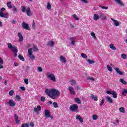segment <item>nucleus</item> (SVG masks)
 Wrapping results in <instances>:
<instances>
[{
  "label": "nucleus",
  "instance_id": "nucleus-59",
  "mask_svg": "<svg viewBox=\"0 0 127 127\" xmlns=\"http://www.w3.org/2000/svg\"><path fill=\"white\" fill-rule=\"evenodd\" d=\"M20 89H21V90H22V91H25V90H26L25 87L24 86H21L20 87Z\"/></svg>",
  "mask_w": 127,
  "mask_h": 127
},
{
  "label": "nucleus",
  "instance_id": "nucleus-44",
  "mask_svg": "<svg viewBox=\"0 0 127 127\" xmlns=\"http://www.w3.org/2000/svg\"><path fill=\"white\" fill-rule=\"evenodd\" d=\"M26 10V8L25 7V6H22V12H25Z\"/></svg>",
  "mask_w": 127,
  "mask_h": 127
},
{
  "label": "nucleus",
  "instance_id": "nucleus-34",
  "mask_svg": "<svg viewBox=\"0 0 127 127\" xmlns=\"http://www.w3.org/2000/svg\"><path fill=\"white\" fill-rule=\"evenodd\" d=\"M92 119L94 121H97V120H98V115H93Z\"/></svg>",
  "mask_w": 127,
  "mask_h": 127
},
{
  "label": "nucleus",
  "instance_id": "nucleus-9",
  "mask_svg": "<svg viewBox=\"0 0 127 127\" xmlns=\"http://www.w3.org/2000/svg\"><path fill=\"white\" fill-rule=\"evenodd\" d=\"M8 104L10 107H15V105H16L15 102H14L12 99H10L9 100Z\"/></svg>",
  "mask_w": 127,
  "mask_h": 127
},
{
  "label": "nucleus",
  "instance_id": "nucleus-28",
  "mask_svg": "<svg viewBox=\"0 0 127 127\" xmlns=\"http://www.w3.org/2000/svg\"><path fill=\"white\" fill-rule=\"evenodd\" d=\"M12 7V10L14 13H16L17 12V8L15 7V6H13Z\"/></svg>",
  "mask_w": 127,
  "mask_h": 127
},
{
  "label": "nucleus",
  "instance_id": "nucleus-2",
  "mask_svg": "<svg viewBox=\"0 0 127 127\" xmlns=\"http://www.w3.org/2000/svg\"><path fill=\"white\" fill-rule=\"evenodd\" d=\"M7 47L9 49L11 50V51L14 53V57H17V52H18V50L17 47L15 46H13L10 43L7 44Z\"/></svg>",
  "mask_w": 127,
  "mask_h": 127
},
{
  "label": "nucleus",
  "instance_id": "nucleus-16",
  "mask_svg": "<svg viewBox=\"0 0 127 127\" xmlns=\"http://www.w3.org/2000/svg\"><path fill=\"white\" fill-rule=\"evenodd\" d=\"M14 118L15 119L16 124H19L20 121L18 120V115L17 114L14 115Z\"/></svg>",
  "mask_w": 127,
  "mask_h": 127
},
{
  "label": "nucleus",
  "instance_id": "nucleus-11",
  "mask_svg": "<svg viewBox=\"0 0 127 127\" xmlns=\"http://www.w3.org/2000/svg\"><path fill=\"white\" fill-rule=\"evenodd\" d=\"M0 17H4V18H8L7 17V13L0 12Z\"/></svg>",
  "mask_w": 127,
  "mask_h": 127
},
{
  "label": "nucleus",
  "instance_id": "nucleus-32",
  "mask_svg": "<svg viewBox=\"0 0 127 127\" xmlns=\"http://www.w3.org/2000/svg\"><path fill=\"white\" fill-rule=\"evenodd\" d=\"M70 82L71 83V85H76L77 81L76 80H74L73 79H71L70 80Z\"/></svg>",
  "mask_w": 127,
  "mask_h": 127
},
{
  "label": "nucleus",
  "instance_id": "nucleus-17",
  "mask_svg": "<svg viewBox=\"0 0 127 127\" xmlns=\"http://www.w3.org/2000/svg\"><path fill=\"white\" fill-rule=\"evenodd\" d=\"M99 18H101L102 20H106L107 19V16H104L103 13L99 14Z\"/></svg>",
  "mask_w": 127,
  "mask_h": 127
},
{
  "label": "nucleus",
  "instance_id": "nucleus-55",
  "mask_svg": "<svg viewBox=\"0 0 127 127\" xmlns=\"http://www.w3.org/2000/svg\"><path fill=\"white\" fill-rule=\"evenodd\" d=\"M11 23H12L13 24H15V23H17V22L16 20H11Z\"/></svg>",
  "mask_w": 127,
  "mask_h": 127
},
{
  "label": "nucleus",
  "instance_id": "nucleus-23",
  "mask_svg": "<svg viewBox=\"0 0 127 127\" xmlns=\"http://www.w3.org/2000/svg\"><path fill=\"white\" fill-rule=\"evenodd\" d=\"M94 20H98V19L100 18V16L99 15L95 14L94 15Z\"/></svg>",
  "mask_w": 127,
  "mask_h": 127
},
{
  "label": "nucleus",
  "instance_id": "nucleus-21",
  "mask_svg": "<svg viewBox=\"0 0 127 127\" xmlns=\"http://www.w3.org/2000/svg\"><path fill=\"white\" fill-rule=\"evenodd\" d=\"M69 40L71 41V45H75V38L74 37H69Z\"/></svg>",
  "mask_w": 127,
  "mask_h": 127
},
{
  "label": "nucleus",
  "instance_id": "nucleus-25",
  "mask_svg": "<svg viewBox=\"0 0 127 127\" xmlns=\"http://www.w3.org/2000/svg\"><path fill=\"white\" fill-rule=\"evenodd\" d=\"M120 82H121L122 84H124V85H127V82L125 81V79L123 78H121L120 79Z\"/></svg>",
  "mask_w": 127,
  "mask_h": 127
},
{
  "label": "nucleus",
  "instance_id": "nucleus-49",
  "mask_svg": "<svg viewBox=\"0 0 127 127\" xmlns=\"http://www.w3.org/2000/svg\"><path fill=\"white\" fill-rule=\"evenodd\" d=\"M87 80H89L90 81H95V78H93V77H89L87 78Z\"/></svg>",
  "mask_w": 127,
  "mask_h": 127
},
{
  "label": "nucleus",
  "instance_id": "nucleus-35",
  "mask_svg": "<svg viewBox=\"0 0 127 127\" xmlns=\"http://www.w3.org/2000/svg\"><path fill=\"white\" fill-rule=\"evenodd\" d=\"M33 50L35 52H38V48H37V47L35 45H33Z\"/></svg>",
  "mask_w": 127,
  "mask_h": 127
},
{
  "label": "nucleus",
  "instance_id": "nucleus-53",
  "mask_svg": "<svg viewBox=\"0 0 127 127\" xmlns=\"http://www.w3.org/2000/svg\"><path fill=\"white\" fill-rule=\"evenodd\" d=\"M24 83L26 84V85H28V79L25 78L24 79Z\"/></svg>",
  "mask_w": 127,
  "mask_h": 127
},
{
  "label": "nucleus",
  "instance_id": "nucleus-29",
  "mask_svg": "<svg viewBox=\"0 0 127 127\" xmlns=\"http://www.w3.org/2000/svg\"><path fill=\"white\" fill-rule=\"evenodd\" d=\"M119 111L121 113H126V111L125 110V108L124 107H121L119 108Z\"/></svg>",
  "mask_w": 127,
  "mask_h": 127
},
{
  "label": "nucleus",
  "instance_id": "nucleus-48",
  "mask_svg": "<svg viewBox=\"0 0 127 127\" xmlns=\"http://www.w3.org/2000/svg\"><path fill=\"white\" fill-rule=\"evenodd\" d=\"M99 6L100 7H101V8H103V9H108V8H109V7L108 6L106 7L102 5H100Z\"/></svg>",
  "mask_w": 127,
  "mask_h": 127
},
{
  "label": "nucleus",
  "instance_id": "nucleus-54",
  "mask_svg": "<svg viewBox=\"0 0 127 127\" xmlns=\"http://www.w3.org/2000/svg\"><path fill=\"white\" fill-rule=\"evenodd\" d=\"M125 93L127 94V90L126 89H124L123 90V92H122V95H125Z\"/></svg>",
  "mask_w": 127,
  "mask_h": 127
},
{
  "label": "nucleus",
  "instance_id": "nucleus-62",
  "mask_svg": "<svg viewBox=\"0 0 127 127\" xmlns=\"http://www.w3.org/2000/svg\"><path fill=\"white\" fill-rule=\"evenodd\" d=\"M81 1L84 2V3H88V1L87 0H80Z\"/></svg>",
  "mask_w": 127,
  "mask_h": 127
},
{
  "label": "nucleus",
  "instance_id": "nucleus-40",
  "mask_svg": "<svg viewBox=\"0 0 127 127\" xmlns=\"http://www.w3.org/2000/svg\"><path fill=\"white\" fill-rule=\"evenodd\" d=\"M21 127H29V124H22Z\"/></svg>",
  "mask_w": 127,
  "mask_h": 127
},
{
  "label": "nucleus",
  "instance_id": "nucleus-31",
  "mask_svg": "<svg viewBox=\"0 0 127 127\" xmlns=\"http://www.w3.org/2000/svg\"><path fill=\"white\" fill-rule=\"evenodd\" d=\"M107 69L108 71L110 72H113V68L111 67V66H110V65H107Z\"/></svg>",
  "mask_w": 127,
  "mask_h": 127
},
{
  "label": "nucleus",
  "instance_id": "nucleus-60",
  "mask_svg": "<svg viewBox=\"0 0 127 127\" xmlns=\"http://www.w3.org/2000/svg\"><path fill=\"white\" fill-rule=\"evenodd\" d=\"M5 10V8L4 7H2L0 10V12H2V11H4Z\"/></svg>",
  "mask_w": 127,
  "mask_h": 127
},
{
  "label": "nucleus",
  "instance_id": "nucleus-61",
  "mask_svg": "<svg viewBox=\"0 0 127 127\" xmlns=\"http://www.w3.org/2000/svg\"><path fill=\"white\" fill-rule=\"evenodd\" d=\"M91 36H93V37H96V34L94 32L91 33Z\"/></svg>",
  "mask_w": 127,
  "mask_h": 127
},
{
  "label": "nucleus",
  "instance_id": "nucleus-22",
  "mask_svg": "<svg viewBox=\"0 0 127 127\" xmlns=\"http://www.w3.org/2000/svg\"><path fill=\"white\" fill-rule=\"evenodd\" d=\"M115 0V1H116V2H117L118 3L120 4V5H121V6H124V3L122 2V1L121 0Z\"/></svg>",
  "mask_w": 127,
  "mask_h": 127
},
{
  "label": "nucleus",
  "instance_id": "nucleus-24",
  "mask_svg": "<svg viewBox=\"0 0 127 127\" xmlns=\"http://www.w3.org/2000/svg\"><path fill=\"white\" fill-rule=\"evenodd\" d=\"M112 95L113 96V98H114V99H117V98H118V94L116 91H113L112 92Z\"/></svg>",
  "mask_w": 127,
  "mask_h": 127
},
{
  "label": "nucleus",
  "instance_id": "nucleus-50",
  "mask_svg": "<svg viewBox=\"0 0 127 127\" xmlns=\"http://www.w3.org/2000/svg\"><path fill=\"white\" fill-rule=\"evenodd\" d=\"M13 93H14V91L13 90H10L9 92V95H10V96H13Z\"/></svg>",
  "mask_w": 127,
  "mask_h": 127
},
{
  "label": "nucleus",
  "instance_id": "nucleus-5",
  "mask_svg": "<svg viewBox=\"0 0 127 127\" xmlns=\"http://www.w3.org/2000/svg\"><path fill=\"white\" fill-rule=\"evenodd\" d=\"M22 27L23 28H24V29H26V30H30V28H29L28 24L25 23V22H23L22 23Z\"/></svg>",
  "mask_w": 127,
  "mask_h": 127
},
{
  "label": "nucleus",
  "instance_id": "nucleus-26",
  "mask_svg": "<svg viewBox=\"0 0 127 127\" xmlns=\"http://www.w3.org/2000/svg\"><path fill=\"white\" fill-rule=\"evenodd\" d=\"M110 47L111 49H112L113 50H117V48H116V47H115L114 44H110Z\"/></svg>",
  "mask_w": 127,
  "mask_h": 127
},
{
  "label": "nucleus",
  "instance_id": "nucleus-15",
  "mask_svg": "<svg viewBox=\"0 0 127 127\" xmlns=\"http://www.w3.org/2000/svg\"><path fill=\"white\" fill-rule=\"evenodd\" d=\"M76 120H79L80 123H83V118L79 115H77L75 117Z\"/></svg>",
  "mask_w": 127,
  "mask_h": 127
},
{
  "label": "nucleus",
  "instance_id": "nucleus-39",
  "mask_svg": "<svg viewBox=\"0 0 127 127\" xmlns=\"http://www.w3.org/2000/svg\"><path fill=\"white\" fill-rule=\"evenodd\" d=\"M18 58L20 59V60H21L22 61H24V58L21 55H18Z\"/></svg>",
  "mask_w": 127,
  "mask_h": 127
},
{
  "label": "nucleus",
  "instance_id": "nucleus-57",
  "mask_svg": "<svg viewBox=\"0 0 127 127\" xmlns=\"http://www.w3.org/2000/svg\"><path fill=\"white\" fill-rule=\"evenodd\" d=\"M41 101L42 102H44L45 101V97H44V96H42L41 97Z\"/></svg>",
  "mask_w": 127,
  "mask_h": 127
},
{
  "label": "nucleus",
  "instance_id": "nucleus-42",
  "mask_svg": "<svg viewBox=\"0 0 127 127\" xmlns=\"http://www.w3.org/2000/svg\"><path fill=\"white\" fill-rule=\"evenodd\" d=\"M121 57L122 58H123V59H127V55L125 54H122L121 55Z\"/></svg>",
  "mask_w": 127,
  "mask_h": 127
},
{
  "label": "nucleus",
  "instance_id": "nucleus-52",
  "mask_svg": "<svg viewBox=\"0 0 127 127\" xmlns=\"http://www.w3.org/2000/svg\"><path fill=\"white\" fill-rule=\"evenodd\" d=\"M37 109L38 111H39V112H40V111H41V106H40V105H38L37 107Z\"/></svg>",
  "mask_w": 127,
  "mask_h": 127
},
{
  "label": "nucleus",
  "instance_id": "nucleus-13",
  "mask_svg": "<svg viewBox=\"0 0 127 127\" xmlns=\"http://www.w3.org/2000/svg\"><path fill=\"white\" fill-rule=\"evenodd\" d=\"M106 99L107 102H108V103L109 104H113V99H112V98H111V97L106 96Z\"/></svg>",
  "mask_w": 127,
  "mask_h": 127
},
{
  "label": "nucleus",
  "instance_id": "nucleus-38",
  "mask_svg": "<svg viewBox=\"0 0 127 127\" xmlns=\"http://www.w3.org/2000/svg\"><path fill=\"white\" fill-rule=\"evenodd\" d=\"M47 8L48 9H51V4L50 2L47 3Z\"/></svg>",
  "mask_w": 127,
  "mask_h": 127
},
{
  "label": "nucleus",
  "instance_id": "nucleus-14",
  "mask_svg": "<svg viewBox=\"0 0 127 127\" xmlns=\"http://www.w3.org/2000/svg\"><path fill=\"white\" fill-rule=\"evenodd\" d=\"M111 20H112V21H113L114 25H115V26H120V23L119 22V21L115 20L114 18H111Z\"/></svg>",
  "mask_w": 127,
  "mask_h": 127
},
{
  "label": "nucleus",
  "instance_id": "nucleus-8",
  "mask_svg": "<svg viewBox=\"0 0 127 127\" xmlns=\"http://www.w3.org/2000/svg\"><path fill=\"white\" fill-rule=\"evenodd\" d=\"M113 68L118 74H119L121 76H123V75H124V72H123L121 70H120V68L119 67H113Z\"/></svg>",
  "mask_w": 127,
  "mask_h": 127
},
{
  "label": "nucleus",
  "instance_id": "nucleus-3",
  "mask_svg": "<svg viewBox=\"0 0 127 127\" xmlns=\"http://www.w3.org/2000/svg\"><path fill=\"white\" fill-rule=\"evenodd\" d=\"M46 77L48 79L51 80V81H52L53 82H56V77L53 73L47 72L46 73Z\"/></svg>",
  "mask_w": 127,
  "mask_h": 127
},
{
  "label": "nucleus",
  "instance_id": "nucleus-45",
  "mask_svg": "<svg viewBox=\"0 0 127 127\" xmlns=\"http://www.w3.org/2000/svg\"><path fill=\"white\" fill-rule=\"evenodd\" d=\"M119 123H120V120H119L118 119H116V122H114L113 124L114 125H116V126H117L118 125H117V124H119Z\"/></svg>",
  "mask_w": 127,
  "mask_h": 127
},
{
  "label": "nucleus",
  "instance_id": "nucleus-47",
  "mask_svg": "<svg viewBox=\"0 0 127 127\" xmlns=\"http://www.w3.org/2000/svg\"><path fill=\"white\" fill-rule=\"evenodd\" d=\"M15 98L17 100L18 102L20 101V96H19V95H16Z\"/></svg>",
  "mask_w": 127,
  "mask_h": 127
},
{
  "label": "nucleus",
  "instance_id": "nucleus-19",
  "mask_svg": "<svg viewBox=\"0 0 127 127\" xmlns=\"http://www.w3.org/2000/svg\"><path fill=\"white\" fill-rule=\"evenodd\" d=\"M60 61H61V62H62V63H65L66 62V59H65V57L61 56L60 59Z\"/></svg>",
  "mask_w": 127,
  "mask_h": 127
},
{
  "label": "nucleus",
  "instance_id": "nucleus-33",
  "mask_svg": "<svg viewBox=\"0 0 127 127\" xmlns=\"http://www.w3.org/2000/svg\"><path fill=\"white\" fill-rule=\"evenodd\" d=\"M28 55H32L33 52H32V48L29 49L28 50Z\"/></svg>",
  "mask_w": 127,
  "mask_h": 127
},
{
  "label": "nucleus",
  "instance_id": "nucleus-18",
  "mask_svg": "<svg viewBox=\"0 0 127 127\" xmlns=\"http://www.w3.org/2000/svg\"><path fill=\"white\" fill-rule=\"evenodd\" d=\"M27 15L28 16H30V15H32V13H31V11L30 10V8H28L26 10Z\"/></svg>",
  "mask_w": 127,
  "mask_h": 127
},
{
  "label": "nucleus",
  "instance_id": "nucleus-58",
  "mask_svg": "<svg viewBox=\"0 0 127 127\" xmlns=\"http://www.w3.org/2000/svg\"><path fill=\"white\" fill-rule=\"evenodd\" d=\"M0 64H3V60L0 57Z\"/></svg>",
  "mask_w": 127,
  "mask_h": 127
},
{
  "label": "nucleus",
  "instance_id": "nucleus-63",
  "mask_svg": "<svg viewBox=\"0 0 127 127\" xmlns=\"http://www.w3.org/2000/svg\"><path fill=\"white\" fill-rule=\"evenodd\" d=\"M14 65L15 67H17V66H18V64L17 63H16V62H15L14 63Z\"/></svg>",
  "mask_w": 127,
  "mask_h": 127
},
{
  "label": "nucleus",
  "instance_id": "nucleus-20",
  "mask_svg": "<svg viewBox=\"0 0 127 127\" xmlns=\"http://www.w3.org/2000/svg\"><path fill=\"white\" fill-rule=\"evenodd\" d=\"M91 99H92V100H94V101H98V96H96L94 95V94H91L90 96Z\"/></svg>",
  "mask_w": 127,
  "mask_h": 127
},
{
  "label": "nucleus",
  "instance_id": "nucleus-46",
  "mask_svg": "<svg viewBox=\"0 0 127 127\" xmlns=\"http://www.w3.org/2000/svg\"><path fill=\"white\" fill-rule=\"evenodd\" d=\"M81 57H82V58H84L85 59H86V58H87V55L84 53L81 54Z\"/></svg>",
  "mask_w": 127,
  "mask_h": 127
},
{
  "label": "nucleus",
  "instance_id": "nucleus-51",
  "mask_svg": "<svg viewBox=\"0 0 127 127\" xmlns=\"http://www.w3.org/2000/svg\"><path fill=\"white\" fill-rule=\"evenodd\" d=\"M104 103H105V99H102V101H101V103L100 104V106H103V105L104 104Z\"/></svg>",
  "mask_w": 127,
  "mask_h": 127
},
{
  "label": "nucleus",
  "instance_id": "nucleus-6",
  "mask_svg": "<svg viewBox=\"0 0 127 127\" xmlns=\"http://www.w3.org/2000/svg\"><path fill=\"white\" fill-rule=\"evenodd\" d=\"M68 90L71 95H76V92L74 91V87L72 86H69Z\"/></svg>",
  "mask_w": 127,
  "mask_h": 127
},
{
  "label": "nucleus",
  "instance_id": "nucleus-27",
  "mask_svg": "<svg viewBox=\"0 0 127 127\" xmlns=\"http://www.w3.org/2000/svg\"><path fill=\"white\" fill-rule=\"evenodd\" d=\"M75 100V102H76V103H77V104H81V100H80V99L76 97L74 99Z\"/></svg>",
  "mask_w": 127,
  "mask_h": 127
},
{
  "label": "nucleus",
  "instance_id": "nucleus-41",
  "mask_svg": "<svg viewBox=\"0 0 127 127\" xmlns=\"http://www.w3.org/2000/svg\"><path fill=\"white\" fill-rule=\"evenodd\" d=\"M73 17L74 19H76V20H79V18L78 17V16L76 14H73Z\"/></svg>",
  "mask_w": 127,
  "mask_h": 127
},
{
  "label": "nucleus",
  "instance_id": "nucleus-12",
  "mask_svg": "<svg viewBox=\"0 0 127 127\" xmlns=\"http://www.w3.org/2000/svg\"><path fill=\"white\" fill-rule=\"evenodd\" d=\"M54 42L53 41H49L47 43L46 45L47 46H50V47H53L54 46Z\"/></svg>",
  "mask_w": 127,
  "mask_h": 127
},
{
  "label": "nucleus",
  "instance_id": "nucleus-10",
  "mask_svg": "<svg viewBox=\"0 0 127 127\" xmlns=\"http://www.w3.org/2000/svg\"><path fill=\"white\" fill-rule=\"evenodd\" d=\"M18 37H19V42H22L23 41V36L21 34V33L18 32L17 34Z\"/></svg>",
  "mask_w": 127,
  "mask_h": 127
},
{
  "label": "nucleus",
  "instance_id": "nucleus-36",
  "mask_svg": "<svg viewBox=\"0 0 127 127\" xmlns=\"http://www.w3.org/2000/svg\"><path fill=\"white\" fill-rule=\"evenodd\" d=\"M29 56V58H30V59H31V60H34L35 59V57H34V56L33 55H28Z\"/></svg>",
  "mask_w": 127,
  "mask_h": 127
},
{
  "label": "nucleus",
  "instance_id": "nucleus-1",
  "mask_svg": "<svg viewBox=\"0 0 127 127\" xmlns=\"http://www.w3.org/2000/svg\"><path fill=\"white\" fill-rule=\"evenodd\" d=\"M45 93L53 100H55L56 97H59L60 96V91L54 88L51 89H46L45 90Z\"/></svg>",
  "mask_w": 127,
  "mask_h": 127
},
{
  "label": "nucleus",
  "instance_id": "nucleus-43",
  "mask_svg": "<svg viewBox=\"0 0 127 127\" xmlns=\"http://www.w3.org/2000/svg\"><path fill=\"white\" fill-rule=\"evenodd\" d=\"M53 105L54 106V108H57V107H58V104L56 102H54L53 103Z\"/></svg>",
  "mask_w": 127,
  "mask_h": 127
},
{
  "label": "nucleus",
  "instance_id": "nucleus-7",
  "mask_svg": "<svg viewBox=\"0 0 127 127\" xmlns=\"http://www.w3.org/2000/svg\"><path fill=\"white\" fill-rule=\"evenodd\" d=\"M45 116L46 118H50L51 117V113L48 110H45Z\"/></svg>",
  "mask_w": 127,
  "mask_h": 127
},
{
  "label": "nucleus",
  "instance_id": "nucleus-30",
  "mask_svg": "<svg viewBox=\"0 0 127 127\" xmlns=\"http://www.w3.org/2000/svg\"><path fill=\"white\" fill-rule=\"evenodd\" d=\"M7 7H9V8H11L12 7V6H11V2L8 1L7 2Z\"/></svg>",
  "mask_w": 127,
  "mask_h": 127
},
{
  "label": "nucleus",
  "instance_id": "nucleus-37",
  "mask_svg": "<svg viewBox=\"0 0 127 127\" xmlns=\"http://www.w3.org/2000/svg\"><path fill=\"white\" fill-rule=\"evenodd\" d=\"M87 62L89 64H94V63H95V61L90 59L87 60Z\"/></svg>",
  "mask_w": 127,
  "mask_h": 127
},
{
  "label": "nucleus",
  "instance_id": "nucleus-4",
  "mask_svg": "<svg viewBox=\"0 0 127 127\" xmlns=\"http://www.w3.org/2000/svg\"><path fill=\"white\" fill-rule=\"evenodd\" d=\"M69 110L71 112H78V105L74 104L73 105H71L69 107Z\"/></svg>",
  "mask_w": 127,
  "mask_h": 127
},
{
  "label": "nucleus",
  "instance_id": "nucleus-56",
  "mask_svg": "<svg viewBox=\"0 0 127 127\" xmlns=\"http://www.w3.org/2000/svg\"><path fill=\"white\" fill-rule=\"evenodd\" d=\"M38 70H39V72H42L43 71L42 67H38Z\"/></svg>",
  "mask_w": 127,
  "mask_h": 127
},
{
  "label": "nucleus",
  "instance_id": "nucleus-64",
  "mask_svg": "<svg viewBox=\"0 0 127 127\" xmlns=\"http://www.w3.org/2000/svg\"><path fill=\"white\" fill-rule=\"evenodd\" d=\"M30 127H34V123L33 122H31L30 124Z\"/></svg>",
  "mask_w": 127,
  "mask_h": 127
}]
</instances>
